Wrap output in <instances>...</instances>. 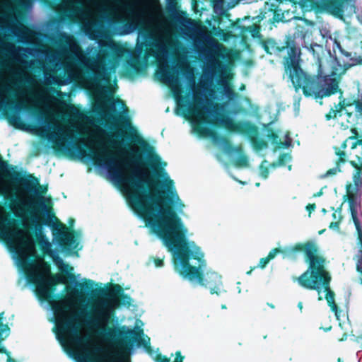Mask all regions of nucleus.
<instances>
[{"label":"nucleus","mask_w":362,"mask_h":362,"mask_svg":"<svg viewBox=\"0 0 362 362\" xmlns=\"http://www.w3.org/2000/svg\"><path fill=\"white\" fill-rule=\"evenodd\" d=\"M360 284H362V278L360 279Z\"/></svg>","instance_id":"46"},{"label":"nucleus","mask_w":362,"mask_h":362,"mask_svg":"<svg viewBox=\"0 0 362 362\" xmlns=\"http://www.w3.org/2000/svg\"><path fill=\"white\" fill-rule=\"evenodd\" d=\"M136 21L128 23L118 28L117 32L119 35H128L138 30L139 21L141 19L139 14H136Z\"/></svg>","instance_id":"17"},{"label":"nucleus","mask_w":362,"mask_h":362,"mask_svg":"<svg viewBox=\"0 0 362 362\" xmlns=\"http://www.w3.org/2000/svg\"><path fill=\"white\" fill-rule=\"evenodd\" d=\"M127 54L128 57H130L132 56V54L129 52H127Z\"/></svg>","instance_id":"42"},{"label":"nucleus","mask_w":362,"mask_h":362,"mask_svg":"<svg viewBox=\"0 0 362 362\" xmlns=\"http://www.w3.org/2000/svg\"><path fill=\"white\" fill-rule=\"evenodd\" d=\"M240 182L241 184H243V185H245V184H246V182Z\"/></svg>","instance_id":"45"},{"label":"nucleus","mask_w":362,"mask_h":362,"mask_svg":"<svg viewBox=\"0 0 362 362\" xmlns=\"http://www.w3.org/2000/svg\"><path fill=\"white\" fill-rule=\"evenodd\" d=\"M250 144L257 151L268 147V142L259 136V129L257 125L250 122Z\"/></svg>","instance_id":"13"},{"label":"nucleus","mask_w":362,"mask_h":362,"mask_svg":"<svg viewBox=\"0 0 362 362\" xmlns=\"http://www.w3.org/2000/svg\"><path fill=\"white\" fill-rule=\"evenodd\" d=\"M290 156L287 153H281L279 155L277 163H273L271 165L274 168L277 165H284Z\"/></svg>","instance_id":"26"},{"label":"nucleus","mask_w":362,"mask_h":362,"mask_svg":"<svg viewBox=\"0 0 362 362\" xmlns=\"http://www.w3.org/2000/svg\"><path fill=\"white\" fill-rule=\"evenodd\" d=\"M230 156L233 158L235 164L238 167H246L247 165V158L242 155L241 148H235L232 152H230Z\"/></svg>","instance_id":"18"},{"label":"nucleus","mask_w":362,"mask_h":362,"mask_svg":"<svg viewBox=\"0 0 362 362\" xmlns=\"http://www.w3.org/2000/svg\"><path fill=\"white\" fill-rule=\"evenodd\" d=\"M356 112L362 113V101L359 100H355L354 101Z\"/></svg>","instance_id":"29"},{"label":"nucleus","mask_w":362,"mask_h":362,"mask_svg":"<svg viewBox=\"0 0 362 362\" xmlns=\"http://www.w3.org/2000/svg\"><path fill=\"white\" fill-rule=\"evenodd\" d=\"M322 194H323L322 189H321L319 192H317V193L314 194L313 197H320L321 195H322Z\"/></svg>","instance_id":"33"},{"label":"nucleus","mask_w":362,"mask_h":362,"mask_svg":"<svg viewBox=\"0 0 362 362\" xmlns=\"http://www.w3.org/2000/svg\"><path fill=\"white\" fill-rule=\"evenodd\" d=\"M335 153L339 157L336 160V165L339 166L341 163H344L346 162V155L344 151L339 150L337 147H335Z\"/></svg>","instance_id":"24"},{"label":"nucleus","mask_w":362,"mask_h":362,"mask_svg":"<svg viewBox=\"0 0 362 362\" xmlns=\"http://www.w3.org/2000/svg\"><path fill=\"white\" fill-rule=\"evenodd\" d=\"M64 61L54 57L53 71H60L58 77L45 74L49 84L61 85L82 76L81 66L92 72L97 80L105 85L94 88L95 112L109 132L102 134L100 129L84 124L82 114L75 107L52 100L45 102V111L49 121L42 117L37 119V134L46 137L59 151L86 163H91L103 170L112 182L111 170L122 171L124 176L140 164H149L156 168L165 165L156 148L146 141L137 128L130 122L120 127L122 119L127 116L123 102L115 99L107 86L109 74L114 71L121 58L127 52L112 40L98 43L99 50L88 48L86 54L73 39L68 37ZM61 76V74H59Z\"/></svg>","instance_id":"2"},{"label":"nucleus","mask_w":362,"mask_h":362,"mask_svg":"<svg viewBox=\"0 0 362 362\" xmlns=\"http://www.w3.org/2000/svg\"><path fill=\"white\" fill-rule=\"evenodd\" d=\"M315 208H316V205H315V203H313V204H308L306 206L305 209L308 211V212L309 214V216H310L311 213L315 211Z\"/></svg>","instance_id":"30"},{"label":"nucleus","mask_w":362,"mask_h":362,"mask_svg":"<svg viewBox=\"0 0 362 362\" xmlns=\"http://www.w3.org/2000/svg\"><path fill=\"white\" fill-rule=\"evenodd\" d=\"M338 362H343L340 358H338Z\"/></svg>","instance_id":"44"},{"label":"nucleus","mask_w":362,"mask_h":362,"mask_svg":"<svg viewBox=\"0 0 362 362\" xmlns=\"http://www.w3.org/2000/svg\"><path fill=\"white\" fill-rule=\"evenodd\" d=\"M349 105L350 104L346 103L344 100H340L338 104L334 105V108H331L329 111L325 114V119L329 121L330 119H334L338 117H341L342 115V111Z\"/></svg>","instance_id":"14"},{"label":"nucleus","mask_w":362,"mask_h":362,"mask_svg":"<svg viewBox=\"0 0 362 362\" xmlns=\"http://www.w3.org/2000/svg\"><path fill=\"white\" fill-rule=\"evenodd\" d=\"M165 165L156 168L140 164L124 176L111 170L112 182L124 194L133 212L142 219L151 234L159 238L171 253L175 271L193 286H201L218 296L226 292L222 276L209 269L202 248L192 240L183 221L185 204L180 198L174 181Z\"/></svg>","instance_id":"3"},{"label":"nucleus","mask_w":362,"mask_h":362,"mask_svg":"<svg viewBox=\"0 0 362 362\" xmlns=\"http://www.w3.org/2000/svg\"><path fill=\"white\" fill-rule=\"evenodd\" d=\"M11 90V86L10 83L1 86L0 90V108L14 103L8 96V93Z\"/></svg>","instance_id":"16"},{"label":"nucleus","mask_w":362,"mask_h":362,"mask_svg":"<svg viewBox=\"0 0 362 362\" xmlns=\"http://www.w3.org/2000/svg\"><path fill=\"white\" fill-rule=\"evenodd\" d=\"M298 307L300 309V310H302V309H303V303H302V302H299L298 303Z\"/></svg>","instance_id":"36"},{"label":"nucleus","mask_w":362,"mask_h":362,"mask_svg":"<svg viewBox=\"0 0 362 362\" xmlns=\"http://www.w3.org/2000/svg\"><path fill=\"white\" fill-rule=\"evenodd\" d=\"M16 97L18 100V103L16 106L19 108L21 106L27 105H37V103L35 101L33 97L28 95L25 92H16Z\"/></svg>","instance_id":"19"},{"label":"nucleus","mask_w":362,"mask_h":362,"mask_svg":"<svg viewBox=\"0 0 362 362\" xmlns=\"http://www.w3.org/2000/svg\"><path fill=\"white\" fill-rule=\"evenodd\" d=\"M213 8L216 13H223L224 0H212Z\"/></svg>","instance_id":"22"},{"label":"nucleus","mask_w":362,"mask_h":362,"mask_svg":"<svg viewBox=\"0 0 362 362\" xmlns=\"http://www.w3.org/2000/svg\"><path fill=\"white\" fill-rule=\"evenodd\" d=\"M346 142H344V143L342 144V147H343V148H346Z\"/></svg>","instance_id":"39"},{"label":"nucleus","mask_w":362,"mask_h":362,"mask_svg":"<svg viewBox=\"0 0 362 362\" xmlns=\"http://www.w3.org/2000/svg\"><path fill=\"white\" fill-rule=\"evenodd\" d=\"M357 144L360 146H362V139L357 141Z\"/></svg>","instance_id":"37"},{"label":"nucleus","mask_w":362,"mask_h":362,"mask_svg":"<svg viewBox=\"0 0 362 362\" xmlns=\"http://www.w3.org/2000/svg\"><path fill=\"white\" fill-rule=\"evenodd\" d=\"M184 356L181 355L180 351L175 353V358L173 362H183Z\"/></svg>","instance_id":"31"},{"label":"nucleus","mask_w":362,"mask_h":362,"mask_svg":"<svg viewBox=\"0 0 362 362\" xmlns=\"http://www.w3.org/2000/svg\"><path fill=\"white\" fill-rule=\"evenodd\" d=\"M237 289H238V292L240 293V288L239 286H238Z\"/></svg>","instance_id":"40"},{"label":"nucleus","mask_w":362,"mask_h":362,"mask_svg":"<svg viewBox=\"0 0 362 362\" xmlns=\"http://www.w3.org/2000/svg\"><path fill=\"white\" fill-rule=\"evenodd\" d=\"M173 42V29L165 19L158 21L153 27L146 25V32L139 33L136 53L144 63L157 65L156 78L171 89L176 101L177 115L185 117L191 124L194 133L200 136L209 134L208 116L211 111L208 108L207 100H198L194 93V80L192 87L185 96H182L180 87L178 73L169 68L168 47Z\"/></svg>","instance_id":"4"},{"label":"nucleus","mask_w":362,"mask_h":362,"mask_svg":"<svg viewBox=\"0 0 362 362\" xmlns=\"http://www.w3.org/2000/svg\"><path fill=\"white\" fill-rule=\"evenodd\" d=\"M151 264H153L156 268L162 267L163 266V259L151 257L147 262V265L150 266Z\"/></svg>","instance_id":"25"},{"label":"nucleus","mask_w":362,"mask_h":362,"mask_svg":"<svg viewBox=\"0 0 362 362\" xmlns=\"http://www.w3.org/2000/svg\"><path fill=\"white\" fill-rule=\"evenodd\" d=\"M81 5V10L84 18L88 21L95 19V10L106 13L110 10L114 16L119 17L118 8L115 4H110L107 1L93 3L92 0H76Z\"/></svg>","instance_id":"10"},{"label":"nucleus","mask_w":362,"mask_h":362,"mask_svg":"<svg viewBox=\"0 0 362 362\" xmlns=\"http://www.w3.org/2000/svg\"><path fill=\"white\" fill-rule=\"evenodd\" d=\"M11 192L9 183L0 173V195ZM35 196L24 191L17 193L16 220L0 206V240L40 303H48L53 310L54 332L64 351L74 358L95 335L105 339L121 336L126 327L118 322L115 310L119 305L111 296L86 295V292H103V284L74 274V268L60 257L78 256L83 247L80 229L68 230L62 223L51 226L52 240L45 235L42 214L50 218L47 203L50 199L35 189Z\"/></svg>","instance_id":"1"},{"label":"nucleus","mask_w":362,"mask_h":362,"mask_svg":"<svg viewBox=\"0 0 362 362\" xmlns=\"http://www.w3.org/2000/svg\"><path fill=\"white\" fill-rule=\"evenodd\" d=\"M252 270H253V269L250 268V272L251 273Z\"/></svg>","instance_id":"47"},{"label":"nucleus","mask_w":362,"mask_h":362,"mask_svg":"<svg viewBox=\"0 0 362 362\" xmlns=\"http://www.w3.org/2000/svg\"><path fill=\"white\" fill-rule=\"evenodd\" d=\"M136 325L137 327H139V326L143 325V323L141 322V321L137 320L136 322Z\"/></svg>","instance_id":"35"},{"label":"nucleus","mask_w":362,"mask_h":362,"mask_svg":"<svg viewBox=\"0 0 362 362\" xmlns=\"http://www.w3.org/2000/svg\"><path fill=\"white\" fill-rule=\"evenodd\" d=\"M284 259L296 260L299 254H303L304 259L308 264V268L300 276L295 278L298 284L302 279H309L327 271L325 267V259L320 255L319 247L315 241L307 240L297 243L293 246L284 247Z\"/></svg>","instance_id":"7"},{"label":"nucleus","mask_w":362,"mask_h":362,"mask_svg":"<svg viewBox=\"0 0 362 362\" xmlns=\"http://www.w3.org/2000/svg\"><path fill=\"white\" fill-rule=\"evenodd\" d=\"M221 308H222V309H226V306L225 305H221Z\"/></svg>","instance_id":"41"},{"label":"nucleus","mask_w":362,"mask_h":362,"mask_svg":"<svg viewBox=\"0 0 362 362\" xmlns=\"http://www.w3.org/2000/svg\"><path fill=\"white\" fill-rule=\"evenodd\" d=\"M350 164L356 169V173L354 176V182L356 185L358 183H362V158L358 157V162L351 160Z\"/></svg>","instance_id":"20"},{"label":"nucleus","mask_w":362,"mask_h":362,"mask_svg":"<svg viewBox=\"0 0 362 362\" xmlns=\"http://www.w3.org/2000/svg\"><path fill=\"white\" fill-rule=\"evenodd\" d=\"M337 49L339 50V53L342 56H344L346 58H350L351 57V53L346 51L341 45V43L337 40L334 39L333 43V50L335 52Z\"/></svg>","instance_id":"21"},{"label":"nucleus","mask_w":362,"mask_h":362,"mask_svg":"<svg viewBox=\"0 0 362 362\" xmlns=\"http://www.w3.org/2000/svg\"><path fill=\"white\" fill-rule=\"evenodd\" d=\"M119 324L127 329L114 339H105L99 335L94 338L74 358L77 362H170L151 346L150 338L143 331H136Z\"/></svg>","instance_id":"5"},{"label":"nucleus","mask_w":362,"mask_h":362,"mask_svg":"<svg viewBox=\"0 0 362 362\" xmlns=\"http://www.w3.org/2000/svg\"><path fill=\"white\" fill-rule=\"evenodd\" d=\"M206 66L203 70V75L200 79V85L202 88V95L204 98L216 99V92L212 89L214 76L221 68V62L219 59L214 55H211L205 58Z\"/></svg>","instance_id":"9"},{"label":"nucleus","mask_w":362,"mask_h":362,"mask_svg":"<svg viewBox=\"0 0 362 362\" xmlns=\"http://www.w3.org/2000/svg\"><path fill=\"white\" fill-rule=\"evenodd\" d=\"M339 223L337 221L331 222L329 224V228H339Z\"/></svg>","instance_id":"32"},{"label":"nucleus","mask_w":362,"mask_h":362,"mask_svg":"<svg viewBox=\"0 0 362 362\" xmlns=\"http://www.w3.org/2000/svg\"><path fill=\"white\" fill-rule=\"evenodd\" d=\"M272 122L267 124H262V129L266 132L265 136L271 141L275 150L286 149L292 145V138L291 137V132L286 131L284 134V141L279 139V136L281 134L280 129H274L271 127Z\"/></svg>","instance_id":"11"},{"label":"nucleus","mask_w":362,"mask_h":362,"mask_svg":"<svg viewBox=\"0 0 362 362\" xmlns=\"http://www.w3.org/2000/svg\"><path fill=\"white\" fill-rule=\"evenodd\" d=\"M242 0H237L236 3L235 4H233L232 6H230V7H233L236 4H238V2L241 1Z\"/></svg>","instance_id":"38"},{"label":"nucleus","mask_w":362,"mask_h":362,"mask_svg":"<svg viewBox=\"0 0 362 362\" xmlns=\"http://www.w3.org/2000/svg\"><path fill=\"white\" fill-rule=\"evenodd\" d=\"M284 247H275V248H273L269 252V254L267 255V257H263V258H261L259 259V264H258V267L261 268V269H264L266 267V266L267 265V264L271 261L273 259L275 258V257L276 256V255L278 254H281V256H282V258L284 259Z\"/></svg>","instance_id":"15"},{"label":"nucleus","mask_w":362,"mask_h":362,"mask_svg":"<svg viewBox=\"0 0 362 362\" xmlns=\"http://www.w3.org/2000/svg\"><path fill=\"white\" fill-rule=\"evenodd\" d=\"M331 276L328 271H325L320 274L316 275L309 279H302V283L299 284L300 286L305 289L314 290L318 293V300H322V297L320 296L322 288L326 293L325 299L328 305L332 312L334 313L337 320H340V315L342 312L334 301V292L330 288Z\"/></svg>","instance_id":"8"},{"label":"nucleus","mask_w":362,"mask_h":362,"mask_svg":"<svg viewBox=\"0 0 362 362\" xmlns=\"http://www.w3.org/2000/svg\"><path fill=\"white\" fill-rule=\"evenodd\" d=\"M267 163L266 160H264L262 162L261 165H259V173L262 177L264 179H266L268 177L269 175V168L267 165L264 164Z\"/></svg>","instance_id":"27"},{"label":"nucleus","mask_w":362,"mask_h":362,"mask_svg":"<svg viewBox=\"0 0 362 362\" xmlns=\"http://www.w3.org/2000/svg\"><path fill=\"white\" fill-rule=\"evenodd\" d=\"M270 6H271V8H269V11L272 12V13H273V17L271 19V21L273 23L279 22L281 20V18L280 13H279L278 6L274 5V4H271Z\"/></svg>","instance_id":"23"},{"label":"nucleus","mask_w":362,"mask_h":362,"mask_svg":"<svg viewBox=\"0 0 362 362\" xmlns=\"http://www.w3.org/2000/svg\"><path fill=\"white\" fill-rule=\"evenodd\" d=\"M250 110H251V111H253V112H255V110H256V109H257V107H255V105H252L251 103H250Z\"/></svg>","instance_id":"34"},{"label":"nucleus","mask_w":362,"mask_h":362,"mask_svg":"<svg viewBox=\"0 0 362 362\" xmlns=\"http://www.w3.org/2000/svg\"><path fill=\"white\" fill-rule=\"evenodd\" d=\"M322 212H326V210L325 209H323Z\"/></svg>","instance_id":"48"},{"label":"nucleus","mask_w":362,"mask_h":362,"mask_svg":"<svg viewBox=\"0 0 362 362\" xmlns=\"http://www.w3.org/2000/svg\"><path fill=\"white\" fill-rule=\"evenodd\" d=\"M250 66H252V64L253 63L252 60L250 59Z\"/></svg>","instance_id":"43"},{"label":"nucleus","mask_w":362,"mask_h":362,"mask_svg":"<svg viewBox=\"0 0 362 362\" xmlns=\"http://www.w3.org/2000/svg\"><path fill=\"white\" fill-rule=\"evenodd\" d=\"M266 14V12L261 11L259 15L250 19L253 21L250 25V36L253 39L250 45V55H255V49L259 47L269 55L282 57L284 75L291 81L296 90L302 88L305 96L321 99L322 76H311L303 70L300 64L301 49L295 36L288 34L282 40H277L274 38H265L260 33L259 23Z\"/></svg>","instance_id":"6"},{"label":"nucleus","mask_w":362,"mask_h":362,"mask_svg":"<svg viewBox=\"0 0 362 362\" xmlns=\"http://www.w3.org/2000/svg\"><path fill=\"white\" fill-rule=\"evenodd\" d=\"M322 98L329 97L339 91L341 94L342 93L339 88V81L335 77H332L329 75L322 76Z\"/></svg>","instance_id":"12"},{"label":"nucleus","mask_w":362,"mask_h":362,"mask_svg":"<svg viewBox=\"0 0 362 362\" xmlns=\"http://www.w3.org/2000/svg\"><path fill=\"white\" fill-rule=\"evenodd\" d=\"M340 168L339 166L336 165L335 168H331L328 170L326 173L323 175V177L334 175L337 174V172H340Z\"/></svg>","instance_id":"28"}]
</instances>
